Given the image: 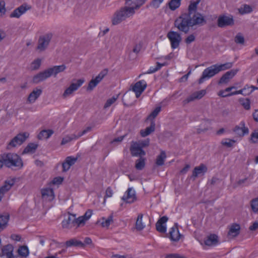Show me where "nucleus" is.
Segmentation results:
<instances>
[{
  "label": "nucleus",
  "instance_id": "1",
  "mask_svg": "<svg viewBox=\"0 0 258 258\" xmlns=\"http://www.w3.org/2000/svg\"><path fill=\"white\" fill-rule=\"evenodd\" d=\"M201 0L191 1L188 7L187 12H186L188 19L189 20L191 27L195 26H203L206 24L207 21L202 14L197 12L198 5Z\"/></svg>",
  "mask_w": 258,
  "mask_h": 258
},
{
  "label": "nucleus",
  "instance_id": "2",
  "mask_svg": "<svg viewBox=\"0 0 258 258\" xmlns=\"http://www.w3.org/2000/svg\"><path fill=\"white\" fill-rule=\"evenodd\" d=\"M1 161L3 163V166L5 165L8 168L15 167L17 169H20L23 166V163L21 157L14 153L2 154Z\"/></svg>",
  "mask_w": 258,
  "mask_h": 258
},
{
  "label": "nucleus",
  "instance_id": "3",
  "mask_svg": "<svg viewBox=\"0 0 258 258\" xmlns=\"http://www.w3.org/2000/svg\"><path fill=\"white\" fill-rule=\"evenodd\" d=\"M135 13L133 8L128 6L122 7L119 11H116L112 19V23L113 25H117L126 18L133 16Z\"/></svg>",
  "mask_w": 258,
  "mask_h": 258
},
{
  "label": "nucleus",
  "instance_id": "4",
  "mask_svg": "<svg viewBox=\"0 0 258 258\" xmlns=\"http://www.w3.org/2000/svg\"><path fill=\"white\" fill-rule=\"evenodd\" d=\"M174 26L178 30L185 34H187L191 27L189 20L185 13L182 14L174 21Z\"/></svg>",
  "mask_w": 258,
  "mask_h": 258
},
{
  "label": "nucleus",
  "instance_id": "5",
  "mask_svg": "<svg viewBox=\"0 0 258 258\" xmlns=\"http://www.w3.org/2000/svg\"><path fill=\"white\" fill-rule=\"evenodd\" d=\"M29 133L27 132L18 134L9 143L7 148L10 149L11 148L16 147L17 145H22L29 137Z\"/></svg>",
  "mask_w": 258,
  "mask_h": 258
},
{
  "label": "nucleus",
  "instance_id": "6",
  "mask_svg": "<svg viewBox=\"0 0 258 258\" xmlns=\"http://www.w3.org/2000/svg\"><path fill=\"white\" fill-rule=\"evenodd\" d=\"M216 65H212L204 70L202 76L199 80V84L203 83L206 79H209L218 74Z\"/></svg>",
  "mask_w": 258,
  "mask_h": 258
},
{
  "label": "nucleus",
  "instance_id": "7",
  "mask_svg": "<svg viewBox=\"0 0 258 258\" xmlns=\"http://www.w3.org/2000/svg\"><path fill=\"white\" fill-rule=\"evenodd\" d=\"M234 24V20L232 15H220L217 19V26L220 28L232 26Z\"/></svg>",
  "mask_w": 258,
  "mask_h": 258
},
{
  "label": "nucleus",
  "instance_id": "8",
  "mask_svg": "<svg viewBox=\"0 0 258 258\" xmlns=\"http://www.w3.org/2000/svg\"><path fill=\"white\" fill-rule=\"evenodd\" d=\"M52 35L51 33L46 34L44 35L40 36L38 41V45L37 49L40 51L45 50L49 45V43L52 38Z\"/></svg>",
  "mask_w": 258,
  "mask_h": 258
},
{
  "label": "nucleus",
  "instance_id": "9",
  "mask_svg": "<svg viewBox=\"0 0 258 258\" xmlns=\"http://www.w3.org/2000/svg\"><path fill=\"white\" fill-rule=\"evenodd\" d=\"M108 70L104 69L95 77L92 79L89 83L88 86L87 88V90L88 91H92L94 88L101 81L104 77L107 74Z\"/></svg>",
  "mask_w": 258,
  "mask_h": 258
},
{
  "label": "nucleus",
  "instance_id": "10",
  "mask_svg": "<svg viewBox=\"0 0 258 258\" xmlns=\"http://www.w3.org/2000/svg\"><path fill=\"white\" fill-rule=\"evenodd\" d=\"M167 37L171 42V47L173 49L178 47L180 41H181V36L180 34L175 31H169L167 35Z\"/></svg>",
  "mask_w": 258,
  "mask_h": 258
},
{
  "label": "nucleus",
  "instance_id": "11",
  "mask_svg": "<svg viewBox=\"0 0 258 258\" xmlns=\"http://www.w3.org/2000/svg\"><path fill=\"white\" fill-rule=\"evenodd\" d=\"M85 80L84 79H80L76 80V82L72 83L70 86L67 88L63 93V97H67L72 94L74 91H76L84 83Z\"/></svg>",
  "mask_w": 258,
  "mask_h": 258
},
{
  "label": "nucleus",
  "instance_id": "12",
  "mask_svg": "<svg viewBox=\"0 0 258 258\" xmlns=\"http://www.w3.org/2000/svg\"><path fill=\"white\" fill-rule=\"evenodd\" d=\"M1 252L0 253V257L1 258H13L14 247L11 244H8L1 248Z\"/></svg>",
  "mask_w": 258,
  "mask_h": 258
},
{
  "label": "nucleus",
  "instance_id": "13",
  "mask_svg": "<svg viewBox=\"0 0 258 258\" xmlns=\"http://www.w3.org/2000/svg\"><path fill=\"white\" fill-rule=\"evenodd\" d=\"M240 125H236L233 129V132L239 137H243L245 135H247L249 133L248 128L245 126L244 121H241Z\"/></svg>",
  "mask_w": 258,
  "mask_h": 258
},
{
  "label": "nucleus",
  "instance_id": "14",
  "mask_svg": "<svg viewBox=\"0 0 258 258\" xmlns=\"http://www.w3.org/2000/svg\"><path fill=\"white\" fill-rule=\"evenodd\" d=\"M14 183V179L6 180L5 184L0 187V202L2 201L5 194L11 189Z\"/></svg>",
  "mask_w": 258,
  "mask_h": 258
},
{
  "label": "nucleus",
  "instance_id": "15",
  "mask_svg": "<svg viewBox=\"0 0 258 258\" xmlns=\"http://www.w3.org/2000/svg\"><path fill=\"white\" fill-rule=\"evenodd\" d=\"M208 168L207 166L204 164H201L199 166L195 167L192 171V174L191 178L195 179L196 177L203 175L207 172Z\"/></svg>",
  "mask_w": 258,
  "mask_h": 258
},
{
  "label": "nucleus",
  "instance_id": "16",
  "mask_svg": "<svg viewBox=\"0 0 258 258\" xmlns=\"http://www.w3.org/2000/svg\"><path fill=\"white\" fill-rule=\"evenodd\" d=\"M238 71V70L236 69L231 70L230 71L227 72L221 77L218 84H222L228 83L236 74Z\"/></svg>",
  "mask_w": 258,
  "mask_h": 258
},
{
  "label": "nucleus",
  "instance_id": "17",
  "mask_svg": "<svg viewBox=\"0 0 258 258\" xmlns=\"http://www.w3.org/2000/svg\"><path fill=\"white\" fill-rule=\"evenodd\" d=\"M31 7L26 5H22L16 9L10 15L11 18H19L26 11L30 9Z\"/></svg>",
  "mask_w": 258,
  "mask_h": 258
},
{
  "label": "nucleus",
  "instance_id": "18",
  "mask_svg": "<svg viewBox=\"0 0 258 258\" xmlns=\"http://www.w3.org/2000/svg\"><path fill=\"white\" fill-rule=\"evenodd\" d=\"M130 151L133 156L141 157L145 155V152L140 147L137 142L134 143L130 147Z\"/></svg>",
  "mask_w": 258,
  "mask_h": 258
},
{
  "label": "nucleus",
  "instance_id": "19",
  "mask_svg": "<svg viewBox=\"0 0 258 258\" xmlns=\"http://www.w3.org/2000/svg\"><path fill=\"white\" fill-rule=\"evenodd\" d=\"M136 199L135 191L132 188H128L122 200L127 203H132Z\"/></svg>",
  "mask_w": 258,
  "mask_h": 258
},
{
  "label": "nucleus",
  "instance_id": "20",
  "mask_svg": "<svg viewBox=\"0 0 258 258\" xmlns=\"http://www.w3.org/2000/svg\"><path fill=\"white\" fill-rule=\"evenodd\" d=\"M181 234H180L177 223H175L174 226L171 228L169 232V237L172 241H177L179 240Z\"/></svg>",
  "mask_w": 258,
  "mask_h": 258
},
{
  "label": "nucleus",
  "instance_id": "21",
  "mask_svg": "<svg viewBox=\"0 0 258 258\" xmlns=\"http://www.w3.org/2000/svg\"><path fill=\"white\" fill-rule=\"evenodd\" d=\"M206 94V91L202 90L194 93L192 95L185 99L183 102L184 104L189 103L195 99L202 98Z\"/></svg>",
  "mask_w": 258,
  "mask_h": 258
},
{
  "label": "nucleus",
  "instance_id": "22",
  "mask_svg": "<svg viewBox=\"0 0 258 258\" xmlns=\"http://www.w3.org/2000/svg\"><path fill=\"white\" fill-rule=\"evenodd\" d=\"M69 214L70 215L68 218L62 222V226L63 228L70 229L75 226V222L73 221V220L75 219L76 215Z\"/></svg>",
  "mask_w": 258,
  "mask_h": 258
},
{
  "label": "nucleus",
  "instance_id": "23",
  "mask_svg": "<svg viewBox=\"0 0 258 258\" xmlns=\"http://www.w3.org/2000/svg\"><path fill=\"white\" fill-rule=\"evenodd\" d=\"M146 0H125V4L131 8H133L134 11L138 9L145 3Z\"/></svg>",
  "mask_w": 258,
  "mask_h": 258
},
{
  "label": "nucleus",
  "instance_id": "24",
  "mask_svg": "<svg viewBox=\"0 0 258 258\" xmlns=\"http://www.w3.org/2000/svg\"><path fill=\"white\" fill-rule=\"evenodd\" d=\"M204 243L208 246L216 245L218 243V237L215 234H211L207 237Z\"/></svg>",
  "mask_w": 258,
  "mask_h": 258
},
{
  "label": "nucleus",
  "instance_id": "25",
  "mask_svg": "<svg viewBox=\"0 0 258 258\" xmlns=\"http://www.w3.org/2000/svg\"><path fill=\"white\" fill-rule=\"evenodd\" d=\"M155 130V123L154 121L152 120L150 126L146 127L145 130H141L140 131V135L141 137H145L153 133Z\"/></svg>",
  "mask_w": 258,
  "mask_h": 258
},
{
  "label": "nucleus",
  "instance_id": "26",
  "mask_svg": "<svg viewBox=\"0 0 258 258\" xmlns=\"http://www.w3.org/2000/svg\"><path fill=\"white\" fill-rule=\"evenodd\" d=\"M9 219L10 215L9 214H0V232L8 226Z\"/></svg>",
  "mask_w": 258,
  "mask_h": 258
},
{
  "label": "nucleus",
  "instance_id": "27",
  "mask_svg": "<svg viewBox=\"0 0 258 258\" xmlns=\"http://www.w3.org/2000/svg\"><path fill=\"white\" fill-rule=\"evenodd\" d=\"M42 93V90L39 89H36L34 90L28 96L27 101L32 103L35 101V100L39 97Z\"/></svg>",
  "mask_w": 258,
  "mask_h": 258
},
{
  "label": "nucleus",
  "instance_id": "28",
  "mask_svg": "<svg viewBox=\"0 0 258 258\" xmlns=\"http://www.w3.org/2000/svg\"><path fill=\"white\" fill-rule=\"evenodd\" d=\"M64 244L67 247L71 246H79L81 247H84L85 246V244L84 243H83L81 241L77 240L75 238H72L69 240L67 241Z\"/></svg>",
  "mask_w": 258,
  "mask_h": 258
},
{
  "label": "nucleus",
  "instance_id": "29",
  "mask_svg": "<svg viewBox=\"0 0 258 258\" xmlns=\"http://www.w3.org/2000/svg\"><path fill=\"white\" fill-rule=\"evenodd\" d=\"M41 194L42 198H48L49 201L52 200L54 197L53 190L52 189L50 188H46L42 189Z\"/></svg>",
  "mask_w": 258,
  "mask_h": 258
},
{
  "label": "nucleus",
  "instance_id": "30",
  "mask_svg": "<svg viewBox=\"0 0 258 258\" xmlns=\"http://www.w3.org/2000/svg\"><path fill=\"white\" fill-rule=\"evenodd\" d=\"M240 227L239 224H232L228 231V235L232 237L237 236L240 232Z\"/></svg>",
  "mask_w": 258,
  "mask_h": 258
},
{
  "label": "nucleus",
  "instance_id": "31",
  "mask_svg": "<svg viewBox=\"0 0 258 258\" xmlns=\"http://www.w3.org/2000/svg\"><path fill=\"white\" fill-rule=\"evenodd\" d=\"M49 69L52 76L55 77L57 74L63 72L66 69V66L64 64L55 66Z\"/></svg>",
  "mask_w": 258,
  "mask_h": 258
},
{
  "label": "nucleus",
  "instance_id": "32",
  "mask_svg": "<svg viewBox=\"0 0 258 258\" xmlns=\"http://www.w3.org/2000/svg\"><path fill=\"white\" fill-rule=\"evenodd\" d=\"M37 147L38 145L36 144L33 143H29L22 152V154L34 153L35 152Z\"/></svg>",
  "mask_w": 258,
  "mask_h": 258
},
{
  "label": "nucleus",
  "instance_id": "33",
  "mask_svg": "<svg viewBox=\"0 0 258 258\" xmlns=\"http://www.w3.org/2000/svg\"><path fill=\"white\" fill-rule=\"evenodd\" d=\"M53 133V131L52 130H43L39 133L37 138L39 140H42L43 138L48 139Z\"/></svg>",
  "mask_w": 258,
  "mask_h": 258
},
{
  "label": "nucleus",
  "instance_id": "34",
  "mask_svg": "<svg viewBox=\"0 0 258 258\" xmlns=\"http://www.w3.org/2000/svg\"><path fill=\"white\" fill-rule=\"evenodd\" d=\"M147 87V83L144 80L137 82L133 87V91H140L143 89V91Z\"/></svg>",
  "mask_w": 258,
  "mask_h": 258
},
{
  "label": "nucleus",
  "instance_id": "35",
  "mask_svg": "<svg viewBox=\"0 0 258 258\" xmlns=\"http://www.w3.org/2000/svg\"><path fill=\"white\" fill-rule=\"evenodd\" d=\"M166 158V153L164 151H162L160 154L157 156L156 164L157 166H162L164 164L165 160Z\"/></svg>",
  "mask_w": 258,
  "mask_h": 258
},
{
  "label": "nucleus",
  "instance_id": "36",
  "mask_svg": "<svg viewBox=\"0 0 258 258\" xmlns=\"http://www.w3.org/2000/svg\"><path fill=\"white\" fill-rule=\"evenodd\" d=\"M143 217V215L142 214H139L136 220V228L138 231L143 230L145 227V225L142 222Z\"/></svg>",
  "mask_w": 258,
  "mask_h": 258
},
{
  "label": "nucleus",
  "instance_id": "37",
  "mask_svg": "<svg viewBox=\"0 0 258 258\" xmlns=\"http://www.w3.org/2000/svg\"><path fill=\"white\" fill-rule=\"evenodd\" d=\"M145 166V158L143 156L140 157V158L137 160L136 162L135 167L137 170H142Z\"/></svg>",
  "mask_w": 258,
  "mask_h": 258
},
{
  "label": "nucleus",
  "instance_id": "38",
  "mask_svg": "<svg viewBox=\"0 0 258 258\" xmlns=\"http://www.w3.org/2000/svg\"><path fill=\"white\" fill-rule=\"evenodd\" d=\"M18 252L20 256L27 257L29 255V251L27 246L23 245L19 247Z\"/></svg>",
  "mask_w": 258,
  "mask_h": 258
},
{
  "label": "nucleus",
  "instance_id": "39",
  "mask_svg": "<svg viewBox=\"0 0 258 258\" xmlns=\"http://www.w3.org/2000/svg\"><path fill=\"white\" fill-rule=\"evenodd\" d=\"M239 102L245 110L250 109V101L248 98H239Z\"/></svg>",
  "mask_w": 258,
  "mask_h": 258
},
{
  "label": "nucleus",
  "instance_id": "40",
  "mask_svg": "<svg viewBox=\"0 0 258 258\" xmlns=\"http://www.w3.org/2000/svg\"><path fill=\"white\" fill-rule=\"evenodd\" d=\"M78 136L75 134H72L71 136H67L63 138L61 142V145H64L73 140L78 139Z\"/></svg>",
  "mask_w": 258,
  "mask_h": 258
},
{
  "label": "nucleus",
  "instance_id": "41",
  "mask_svg": "<svg viewBox=\"0 0 258 258\" xmlns=\"http://www.w3.org/2000/svg\"><path fill=\"white\" fill-rule=\"evenodd\" d=\"M217 69L219 73L220 71H224L231 68L233 66L232 62H226L224 64H216Z\"/></svg>",
  "mask_w": 258,
  "mask_h": 258
},
{
  "label": "nucleus",
  "instance_id": "42",
  "mask_svg": "<svg viewBox=\"0 0 258 258\" xmlns=\"http://www.w3.org/2000/svg\"><path fill=\"white\" fill-rule=\"evenodd\" d=\"M102 221L100 223L101 226L103 227H108L111 223L113 222V215H110L107 219H105L104 218H102Z\"/></svg>",
  "mask_w": 258,
  "mask_h": 258
},
{
  "label": "nucleus",
  "instance_id": "43",
  "mask_svg": "<svg viewBox=\"0 0 258 258\" xmlns=\"http://www.w3.org/2000/svg\"><path fill=\"white\" fill-rule=\"evenodd\" d=\"M181 0H171L168 3L169 8L174 11L178 8L180 5Z\"/></svg>",
  "mask_w": 258,
  "mask_h": 258
},
{
  "label": "nucleus",
  "instance_id": "44",
  "mask_svg": "<svg viewBox=\"0 0 258 258\" xmlns=\"http://www.w3.org/2000/svg\"><path fill=\"white\" fill-rule=\"evenodd\" d=\"M250 206L254 213L258 212V198H254L251 200Z\"/></svg>",
  "mask_w": 258,
  "mask_h": 258
},
{
  "label": "nucleus",
  "instance_id": "45",
  "mask_svg": "<svg viewBox=\"0 0 258 258\" xmlns=\"http://www.w3.org/2000/svg\"><path fill=\"white\" fill-rule=\"evenodd\" d=\"M161 110V107L160 106H158L156 107V108L151 113V114L148 116V119H154L159 114Z\"/></svg>",
  "mask_w": 258,
  "mask_h": 258
},
{
  "label": "nucleus",
  "instance_id": "46",
  "mask_svg": "<svg viewBox=\"0 0 258 258\" xmlns=\"http://www.w3.org/2000/svg\"><path fill=\"white\" fill-rule=\"evenodd\" d=\"M119 94L116 96H114L111 98L108 99L105 104H104V108H106L110 106L118 98Z\"/></svg>",
  "mask_w": 258,
  "mask_h": 258
},
{
  "label": "nucleus",
  "instance_id": "47",
  "mask_svg": "<svg viewBox=\"0 0 258 258\" xmlns=\"http://www.w3.org/2000/svg\"><path fill=\"white\" fill-rule=\"evenodd\" d=\"M41 60L40 58H37L34 60L31 63V68L33 70H38L41 65Z\"/></svg>",
  "mask_w": 258,
  "mask_h": 258
},
{
  "label": "nucleus",
  "instance_id": "48",
  "mask_svg": "<svg viewBox=\"0 0 258 258\" xmlns=\"http://www.w3.org/2000/svg\"><path fill=\"white\" fill-rule=\"evenodd\" d=\"M239 11L241 14H244L251 12L252 9L250 6L247 5H245L243 8L239 9Z\"/></svg>",
  "mask_w": 258,
  "mask_h": 258
},
{
  "label": "nucleus",
  "instance_id": "49",
  "mask_svg": "<svg viewBox=\"0 0 258 258\" xmlns=\"http://www.w3.org/2000/svg\"><path fill=\"white\" fill-rule=\"evenodd\" d=\"M156 230L162 233H164L166 231V227L165 225L159 223V222H157L156 224Z\"/></svg>",
  "mask_w": 258,
  "mask_h": 258
},
{
  "label": "nucleus",
  "instance_id": "50",
  "mask_svg": "<svg viewBox=\"0 0 258 258\" xmlns=\"http://www.w3.org/2000/svg\"><path fill=\"white\" fill-rule=\"evenodd\" d=\"M43 81L44 79L41 72L35 75L33 78V82L35 84H38Z\"/></svg>",
  "mask_w": 258,
  "mask_h": 258
},
{
  "label": "nucleus",
  "instance_id": "51",
  "mask_svg": "<svg viewBox=\"0 0 258 258\" xmlns=\"http://www.w3.org/2000/svg\"><path fill=\"white\" fill-rule=\"evenodd\" d=\"M73 221L75 222V225H77L78 226H79L81 224H84L86 220L84 219V217L80 216L78 218L75 217Z\"/></svg>",
  "mask_w": 258,
  "mask_h": 258
},
{
  "label": "nucleus",
  "instance_id": "52",
  "mask_svg": "<svg viewBox=\"0 0 258 258\" xmlns=\"http://www.w3.org/2000/svg\"><path fill=\"white\" fill-rule=\"evenodd\" d=\"M150 143V140L149 139H146V140L144 141H139V142H137V144L138 145V146L141 147L142 149H143V148L147 147L149 145Z\"/></svg>",
  "mask_w": 258,
  "mask_h": 258
},
{
  "label": "nucleus",
  "instance_id": "53",
  "mask_svg": "<svg viewBox=\"0 0 258 258\" xmlns=\"http://www.w3.org/2000/svg\"><path fill=\"white\" fill-rule=\"evenodd\" d=\"M66 162L69 164L70 166L73 165L77 160V157H72L71 156L67 157L66 158Z\"/></svg>",
  "mask_w": 258,
  "mask_h": 258
},
{
  "label": "nucleus",
  "instance_id": "54",
  "mask_svg": "<svg viewBox=\"0 0 258 258\" xmlns=\"http://www.w3.org/2000/svg\"><path fill=\"white\" fill-rule=\"evenodd\" d=\"M41 73L42 75L44 80H46V79L49 78L50 76H52L49 68L44 70L43 72H41Z\"/></svg>",
  "mask_w": 258,
  "mask_h": 258
},
{
  "label": "nucleus",
  "instance_id": "55",
  "mask_svg": "<svg viewBox=\"0 0 258 258\" xmlns=\"http://www.w3.org/2000/svg\"><path fill=\"white\" fill-rule=\"evenodd\" d=\"M196 39V37L194 34H192L188 35L184 40L185 42L187 44H189L191 42H194Z\"/></svg>",
  "mask_w": 258,
  "mask_h": 258
},
{
  "label": "nucleus",
  "instance_id": "56",
  "mask_svg": "<svg viewBox=\"0 0 258 258\" xmlns=\"http://www.w3.org/2000/svg\"><path fill=\"white\" fill-rule=\"evenodd\" d=\"M163 0H152L150 3V6L154 8H158Z\"/></svg>",
  "mask_w": 258,
  "mask_h": 258
},
{
  "label": "nucleus",
  "instance_id": "57",
  "mask_svg": "<svg viewBox=\"0 0 258 258\" xmlns=\"http://www.w3.org/2000/svg\"><path fill=\"white\" fill-rule=\"evenodd\" d=\"M235 42L236 43L243 44L244 42V38L242 35L237 34L235 37Z\"/></svg>",
  "mask_w": 258,
  "mask_h": 258
},
{
  "label": "nucleus",
  "instance_id": "58",
  "mask_svg": "<svg viewBox=\"0 0 258 258\" xmlns=\"http://www.w3.org/2000/svg\"><path fill=\"white\" fill-rule=\"evenodd\" d=\"M247 179H248V178L246 177L244 179L239 180L237 182H236L234 184L233 187L236 188L238 186H241L243 184L245 183L247 181Z\"/></svg>",
  "mask_w": 258,
  "mask_h": 258
},
{
  "label": "nucleus",
  "instance_id": "59",
  "mask_svg": "<svg viewBox=\"0 0 258 258\" xmlns=\"http://www.w3.org/2000/svg\"><path fill=\"white\" fill-rule=\"evenodd\" d=\"M235 142V141L233 140H229L228 142L226 141H222L221 144L227 147H231L233 146V144Z\"/></svg>",
  "mask_w": 258,
  "mask_h": 258
},
{
  "label": "nucleus",
  "instance_id": "60",
  "mask_svg": "<svg viewBox=\"0 0 258 258\" xmlns=\"http://www.w3.org/2000/svg\"><path fill=\"white\" fill-rule=\"evenodd\" d=\"M242 90H243V93L244 96L248 95L252 92V90H250V87L248 85H245Z\"/></svg>",
  "mask_w": 258,
  "mask_h": 258
},
{
  "label": "nucleus",
  "instance_id": "61",
  "mask_svg": "<svg viewBox=\"0 0 258 258\" xmlns=\"http://www.w3.org/2000/svg\"><path fill=\"white\" fill-rule=\"evenodd\" d=\"M165 258H184V257L177 253H170L167 254Z\"/></svg>",
  "mask_w": 258,
  "mask_h": 258
},
{
  "label": "nucleus",
  "instance_id": "62",
  "mask_svg": "<svg viewBox=\"0 0 258 258\" xmlns=\"http://www.w3.org/2000/svg\"><path fill=\"white\" fill-rule=\"evenodd\" d=\"M63 178L61 177H56L53 178L52 181V183L53 184H59L61 183Z\"/></svg>",
  "mask_w": 258,
  "mask_h": 258
},
{
  "label": "nucleus",
  "instance_id": "63",
  "mask_svg": "<svg viewBox=\"0 0 258 258\" xmlns=\"http://www.w3.org/2000/svg\"><path fill=\"white\" fill-rule=\"evenodd\" d=\"M92 214V211L89 209L86 212L83 217H84V219L87 221L91 217Z\"/></svg>",
  "mask_w": 258,
  "mask_h": 258
},
{
  "label": "nucleus",
  "instance_id": "64",
  "mask_svg": "<svg viewBox=\"0 0 258 258\" xmlns=\"http://www.w3.org/2000/svg\"><path fill=\"white\" fill-rule=\"evenodd\" d=\"M142 48V44L140 43L139 44H137L133 48V52L136 53L139 52Z\"/></svg>",
  "mask_w": 258,
  "mask_h": 258
}]
</instances>
